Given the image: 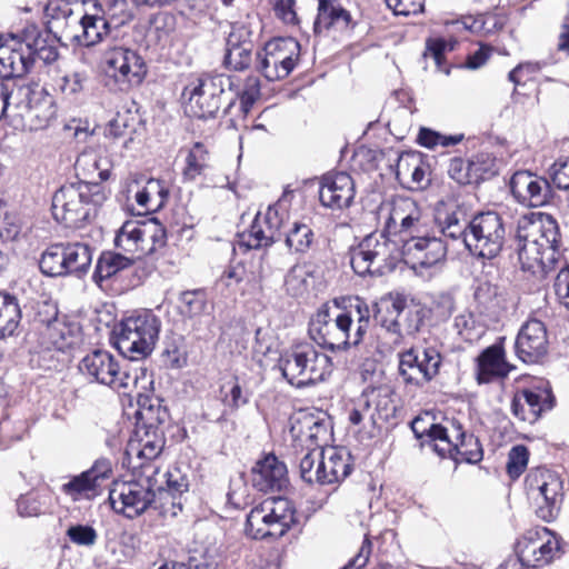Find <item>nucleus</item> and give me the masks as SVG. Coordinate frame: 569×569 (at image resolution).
Wrapping results in <instances>:
<instances>
[{
    "instance_id": "f257e3e1",
    "label": "nucleus",
    "mask_w": 569,
    "mask_h": 569,
    "mask_svg": "<svg viewBox=\"0 0 569 569\" xmlns=\"http://www.w3.org/2000/svg\"><path fill=\"white\" fill-rule=\"evenodd\" d=\"M370 317L368 303L359 297L350 300L336 315L327 305H322L309 321V333L315 341L332 351L347 350L362 341Z\"/></svg>"
},
{
    "instance_id": "f03ea898",
    "label": "nucleus",
    "mask_w": 569,
    "mask_h": 569,
    "mask_svg": "<svg viewBox=\"0 0 569 569\" xmlns=\"http://www.w3.org/2000/svg\"><path fill=\"white\" fill-rule=\"evenodd\" d=\"M559 229L549 214L532 213L518 220V256L523 268L542 270L551 268L558 260Z\"/></svg>"
},
{
    "instance_id": "7ed1b4c3",
    "label": "nucleus",
    "mask_w": 569,
    "mask_h": 569,
    "mask_svg": "<svg viewBox=\"0 0 569 569\" xmlns=\"http://www.w3.org/2000/svg\"><path fill=\"white\" fill-rule=\"evenodd\" d=\"M107 197L106 188L101 184H64L52 197V214L66 227L79 228L96 214Z\"/></svg>"
},
{
    "instance_id": "20e7f679",
    "label": "nucleus",
    "mask_w": 569,
    "mask_h": 569,
    "mask_svg": "<svg viewBox=\"0 0 569 569\" xmlns=\"http://www.w3.org/2000/svg\"><path fill=\"white\" fill-rule=\"evenodd\" d=\"M278 368L288 383L305 388L326 380L332 371V362L313 345L301 343L280 356Z\"/></svg>"
},
{
    "instance_id": "39448f33",
    "label": "nucleus",
    "mask_w": 569,
    "mask_h": 569,
    "mask_svg": "<svg viewBox=\"0 0 569 569\" xmlns=\"http://www.w3.org/2000/svg\"><path fill=\"white\" fill-rule=\"evenodd\" d=\"M161 322L151 310H140L123 318L116 329V347L121 355L140 360L154 349Z\"/></svg>"
},
{
    "instance_id": "423d86ee",
    "label": "nucleus",
    "mask_w": 569,
    "mask_h": 569,
    "mask_svg": "<svg viewBox=\"0 0 569 569\" xmlns=\"http://www.w3.org/2000/svg\"><path fill=\"white\" fill-rule=\"evenodd\" d=\"M233 86V78L224 74H202L192 78L182 91L186 113L199 119L216 117L226 89L232 90Z\"/></svg>"
},
{
    "instance_id": "0eeeda50",
    "label": "nucleus",
    "mask_w": 569,
    "mask_h": 569,
    "mask_svg": "<svg viewBox=\"0 0 569 569\" xmlns=\"http://www.w3.org/2000/svg\"><path fill=\"white\" fill-rule=\"evenodd\" d=\"M398 258L397 243L385 232H372L350 249V264L360 277H380L393 269Z\"/></svg>"
},
{
    "instance_id": "6e6552de",
    "label": "nucleus",
    "mask_w": 569,
    "mask_h": 569,
    "mask_svg": "<svg viewBox=\"0 0 569 569\" xmlns=\"http://www.w3.org/2000/svg\"><path fill=\"white\" fill-rule=\"evenodd\" d=\"M296 522V509L282 497L268 498L250 510L246 533L253 539L280 538Z\"/></svg>"
},
{
    "instance_id": "1a4fd4ad",
    "label": "nucleus",
    "mask_w": 569,
    "mask_h": 569,
    "mask_svg": "<svg viewBox=\"0 0 569 569\" xmlns=\"http://www.w3.org/2000/svg\"><path fill=\"white\" fill-rule=\"evenodd\" d=\"M106 83L111 90L128 91L142 82L147 73L143 59L132 49L109 43L101 56Z\"/></svg>"
},
{
    "instance_id": "9d476101",
    "label": "nucleus",
    "mask_w": 569,
    "mask_h": 569,
    "mask_svg": "<svg viewBox=\"0 0 569 569\" xmlns=\"http://www.w3.org/2000/svg\"><path fill=\"white\" fill-rule=\"evenodd\" d=\"M378 220L389 234L426 233L432 231L431 216L425 212L415 200L408 197H393L378 208Z\"/></svg>"
},
{
    "instance_id": "9b49d317",
    "label": "nucleus",
    "mask_w": 569,
    "mask_h": 569,
    "mask_svg": "<svg viewBox=\"0 0 569 569\" xmlns=\"http://www.w3.org/2000/svg\"><path fill=\"white\" fill-rule=\"evenodd\" d=\"M167 243L164 227L154 218L128 220L117 231L114 246L136 261L154 253Z\"/></svg>"
},
{
    "instance_id": "f8f14e48",
    "label": "nucleus",
    "mask_w": 569,
    "mask_h": 569,
    "mask_svg": "<svg viewBox=\"0 0 569 569\" xmlns=\"http://www.w3.org/2000/svg\"><path fill=\"white\" fill-rule=\"evenodd\" d=\"M139 467L144 469L141 478L131 481H114L109 491L112 509L127 518L140 516L156 502L154 487L161 485L157 477L149 475L147 466L140 463Z\"/></svg>"
},
{
    "instance_id": "ddd939ff",
    "label": "nucleus",
    "mask_w": 569,
    "mask_h": 569,
    "mask_svg": "<svg viewBox=\"0 0 569 569\" xmlns=\"http://www.w3.org/2000/svg\"><path fill=\"white\" fill-rule=\"evenodd\" d=\"M506 228L501 216L495 211L476 214L468 223L465 246L471 254L493 259L502 250Z\"/></svg>"
},
{
    "instance_id": "4468645a",
    "label": "nucleus",
    "mask_w": 569,
    "mask_h": 569,
    "mask_svg": "<svg viewBox=\"0 0 569 569\" xmlns=\"http://www.w3.org/2000/svg\"><path fill=\"white\" fill-rule=\"evenodd\" d=\"M300 58V43L293 38L268 41L257 54V69L269 81L287 78Z\"/></svg>"
},
{
    "instance_id": "2eb2a0df",
    "label": "nucleus",
    "mask_w": 569,
    "mask_h": 569,
    "mask_svg": "<svg viewBox=\"0 0 569 569\" xmlns=\"http://www.w3.org/2000/svg\"><path fill=\"white\" fill-rule=\"evenodd\" d=\"M432 231L416 233L403 240L399 256L412 270L422 272L428 269H439L446 262L447 246Z\"/></svg>"
},
{
    "instance_id": "dca6fc26",
    "label": "nucleus",
    "mask_w": 569,
    "mask_h": 569,
    "mask_svg": "<svg viewBox=\"0 0 569 569\" xmlns=\"http://www.w3.org/2000/svg\"><path fill=\"white\" fill-rule=\"evenodd\" d=\"M398 372L406 385L423 387L438 373L442 362L435 348H409L398 355Z\"/></svg>"
},
{
    "instance_id": "f3484780",
    "label": "nucleus",
    "mask_w": 569,
    "mask_h": 569,
    "mask_svg": "<svg viewBox=\"0 0 569 569\" xmlns=\"http://www.w3.org/2000/svg\"><path fill=\"white\" fill-rule=\"evenodd\" d=\"M79 370L89 381L118 391L128 389L137 380V377L121 371L117 359L106 350H94L87 355L80 361Z\"/></svg>"
},
{
    "instance_id": "a211bd4d",
    "label": "nucleus",
    "mask_w": 569,
    "mask_h": 569,
    "mask_svg": "<svg viewBox=\"0 0 569 569\" xmlns=\"http://www.w3.org/2000/svg\"><path fill=\"white\" fill-rule=\"evenodd\" d=\"M288 218L282 202L269 206L264 213H257L249 230L239 234V244L247 249H260L271 246L280 239L281 228Z\"/></svg>"
},
{
    "instance_id": "6ab92c4d",
    "label": "nucleus",
    "mask_w": 569,
    "mask_h": 569,
    "mask_svg": "<svg viewBox=\"0 0 569 569\" xmlns=\"http://www.w3.org/2000/svg\"><path fill=\"white\" fill-rule=\"evenodd\" d=\"M557 551H559V541L546 527L528 530L516 545L519 561L527 568H538L549 563Z\"/></svg>"
},
{
    "instance_id": "aec40b11",
    "label": "nucleus",
    "mask_w": 569,
    "mask_h": 569,
    "mask_svg": "<svg viewBox=\"0 0 569 569\" xmlns=\"http://www.w3.org/2000/svg\"><path fill=\"white\" fill-rule=\"evenodd\" d=\"M446 437L436 445V452L441 458H450L456 462L477 463L482 459L481 445L472 433H467L461 423L451 420Z\"/></svg>"
},
{
    "instance_id": "412c9836",
    "label": "nucleus",
    "mask_w": 569,
    "mask_h": 569,
    "mask_svg": "<svg viewBox=\"0 0 569 569\" xmlns=\"http://www.w3.org/2000/svg\"><path fill=\"white\" fill-rule=\"evenodd\" d=\"M147 470L150 476L157 477L161 481L159 487H154V492L161 501L158 507L160 512L163 516H177L178 511L182 509L180 497L189 489L188 477L177 467L160 472L153 465H147Z\"/></svg>"
},
{
    "instance_id": "4be33fe9",
    "label": "nucleus",
    "mask_w": 569,
    "mask_h": 569,
    "mask_svg": "<svg viewBox=\"0 0 569 569\" xmlns=\"http://www.w3.org/2000/svg\"><path fill=\"white\" fill-rule=\"evenodd\" d=\"M528 481L530 495L538 503V517L545 521H551L560 509V480L549 471H540L530 477Z\"/></svg>"
},
{
    "instance_id": "5701e85b",
    "label": "nucleus",
    "mask_w": 569,
    "mask_h": 569,
    "mask_svg": "<svg viewBox=\"0 0 569 569\" xmlns=\"http://www.w3.org/2000/svg\"><path fill=\"white\" fill-rule=\"evenodd\" d=\"M112 463L107 458L97 459L93 466L63 483L62 491L77 501L93 499L100 493L102 482L111 477Z\"/></svg>"
},
{
    "instance_id": "b1692460",
    "label": "nucleus",
    "mask_w": 569,
    "mask_h": 569,
    "mask_svg": "<svg viewBox=\"0 0 569 569\" xmlns=\"http://www.w3.org/2000/svg\"><path fill=\"white\" fill-rule=\"evenodd\" d=\"M510 190L519 203L531 208L546 206L552 194L549 181L528 170H520L512 174Z\"/></svg>"
},
{
    "instance_id": "393cba45",
    "label": "nucleus",
    "mask_w": 569,
    "mask_h": 569,
    "mask_svg": "<svg viewBox=\"0 0 569 569\" xmlns=\"http://www.w3.org/2000/svg\"><path fill=\"white\" fill-rule=\"evenodd\" d=\"M548 333L545 323L538 319L526 321L516 339V352L527 363H536L548 352Z\"/></svg>"
},
{
    "instance_id": "a878e982",
    "label": "nucleus",
    "mask_w": 569,
    "mask_h": 569,
    "mask_svg": "<svg viewBox=\"0 0 569 569\" xmlns=\"http://www.w3.org/2000/svg\"><path fill=\"white\" fill-rule=\"evenodd\" d=\"M355 198V183L346 172L327 173L322 177L319 199L323 207L341 210L351 204Z\"/></svg>"
},
{
    "instance_id": "bb28decb",
    "label": "nucleus",
    "mask_w": 569,
    "mask_h": 569,
    "mask_svg": "<svg viewBox=\"0 0 569 569\" xmlns=\"http://www.w3.org/2000/svg\"><path fill=\"white\" fill-rule=\"evenodd\" d=\"M30 70L27 41L16 36H0V77H22Z\"/></svg>"
},
{
    "instance_id": "cd10ccee",
    "label": "nucleus",
    "mask_w": 569,
    "mask_h": 569,
    "mask_svg": "<svg viewBox=\"0 0 569 569\" xmlns=\"http://www.w3.org/2000/svg\"><path fill=\"white\" fill-rule=\"evenodd\" d=\"M287 466L273 453L259 459L251 470V481L259 491H279L288 485Z\"/></svg>"
},
{
    "instance_id": "c85d7f7f",
    "label": "nucleus",
    "mask_w": 569,
    "mask_h": 569,
    "mask_svg": "<svg viewBox=\"0 0 569 569\" xmlns=\"http://www.w3.org/2000/svg\"><path fill=\"white\" fill-rule=\"evenodd\" d=\"M74 169L81 179L78 183L100 184L109 179L112 162L103 149L88 148L78 156Z\"/></svg>"
},
{
    "instance_id": "c756f323",
    "label": "nucleus",
    "mask_w": 569,
    "mask_h": 569,
    "mask_svg": "<svg viewBox=\"0 0 569 569\" xmlns=\"http://www.w3.org/2000/svg\"><path fill=\"white\" fill-rule=\"evenodd\" d=\"M381 306L390 316L396 315L402 336L417 333L423 323V310L408 302L407 296L400 292H389L381 298Z\"/></svg>"
},
{
    "instance_id": "7c9ffc66",
    "label": "nucleus",
    "mask_w": 569,
    "mask_h": 569,
    "mask_svg": "<svg viewBox=\"0 0 569 569\" xmlns=\"http://www.w3.org/2000/svg\"><path fill=\"white\" fill-rule=\"evenodd\" d=\"M523 405H527L525 421L533 423L543 411L550 410L553 406L551 391L545 387H533L518 391L511 401L513 415L522 413Z\"/></svg>"
},
{
    "instance_id": "2f4dec72",
    "label": "nucleus",
    "mask_w": 569,
    "mask_h": 569,
    "mask_svg": "<svg viewBox=\"0 0 569 569\" xmlns=\"http://www.w3.org/2000/svg\"><path fill=\"white\" fill-rule=\"evenodd\" d=\"M512 368L506 360L503 348L492 345L477 358V380L479 383H489L496 379H503Z\"/></svg>"
},
{
    "instance_id": "473e14b6",
    "label": "nucleus",
    "mask_w": 569,
    "mask_h": 569,
    "mask_svg": "<svg viewBox=\"0 0 569 569\" xmlns=\"http://www.w3.org/2000/svg\"><path fill=\"white\" fill-rule=\"evenodd\" d=\"M319 466L321 485H332L343 480L351 471V456L345 448L327 447L321 449Z\"/></svg>"
},
{
    "instance_id": "72a5a7b5",
    "label": "nucleus",
    "mask_w": 569,
    "mask_h": 569,
    "mask_svg": "<svg viewBox=\"0 0 569 569\" xmlns=\"http://www.w3.org/2000/svg\"><path fill=\"white\" fill-rule=\"evenodd\" d=\"M56 118L53 99L48 94L32 93L23 114V127L29 131L47 129Z\"/></svg>"
},
{
    "instance_id": "f704fd0d",
    "label": "nucleus",
    "mask_w": 569,
    "mask_h": 569,
    "mask_svg": "<svg viewBox=\"0 0 569 569\" xmlns=\"http://www.w3.org/2000/svg\"><path fill=\"white\" fill-rule=\"evenodd\" d=\"M56 89L69 101L81 100L90 88L91 77L84 68L68 70L54 80Z\"/></svg>"
},
{
    "instance_id": "c9c22d12",
    "label": "nucleus",
    "mask_w": 569,
    "mask_h": 569,
    "mask_svg": "<svg viewBox=\"0 0 569 569\" xmlns=\"http://www.w3.org/2000/svg\"><path fill=\"white\" fill-rule=\"evenodd\" d=\"M462 216L460 210H449L445 206H439L431 217L432 227L436 226L445 237L452 240L461 239L465 243L468 224L461 219Z\"/></svg>"
},
{
    "instance_id": "e433bc0d",
    "label": "nucleus",
    "mask_w": 569,
    "mask_h": 569,
    "mask_svg": "<svg viewBox=\"0 0 569 569\" xmlns=\"http://www.w3.org/2000/svg\"><path fill=\"white\" fill-rule=\"evenodd\" d=\"M80 32L73 36L79 43L90 47L106 39H113V34L103 17L84 14L79 21Z\"/></svg>"
},
{
    "instance_id": "4c0bfd02",
    "label": "nucleus",
    "mask_w": 569,
    "mask_h": 569,
    "mask_svg": "<svg viewBox=\"0 0 569 569\" xmlns=\"http://www.w3.org/2000/svg\"><path fill=\"white\" fill-rule=\"evenodd\" d=\"M397 177L410 178L411 189H423L429 184L428 167L420 154L407 153L401 156L397 166Z\"/></svg>"
},
{
    "instance_id": "58836bf2",
    "label": "nucleus",
    "mask_w": 569,
    "mask_h": 569,
    "mask_svg": "<svg viewBox=\"0 0 569 569\" xmlns=\"http://www.w3.org/2000/svg\"><path fill=\"white\" fill-rule=\"evenodd\" d=\"M137 439H130L127 447L129 457H137L151 461L156 459L163 449L164 440L161 435L154 431H144L143 436L137 432Z\"/></svg>"
},
{
    "instance_id": "ea45409f",
    "label": "nucleus",
    "mask_w": 569,
    "mask_h": 569,
    "mask_svg": "<svg viewBox=\"0 0 569 569\" xmlns=\"http://www.w3.org/2000/svg\"><path fill=\"white\" fill-rule=\"evenodd\" d=\"M376 320L380 329L383 331L387 341L380 342L378 348L380 352H389L400 346L403 341V336L400 330V325L396 315L390 316L386 311V307L381 306V301L376 303Z\"/></svg>"
},
{
    "instance_id": "a19ab883",
    "label": "nucleus",
    "mask_w": 569,
    "mask_h": 569,
    "mask_svg": "<svg viewBox=\"0 0 569 569\" xmlns=\"http://www.w3.org/2000/svg\"><path fill=\"white\" fill-rule=\"evenodd\" d=\"M447 427L449 421L446 425L436 423L435 418L428 412L416 417L411 422V430L416 438L422 439L423 443L430 446L435 452L436 445L440 443L447 435Z\"/></svg>"
},
{
    "instance_id": "79ce46f5",
    "label": "nucleus",
    "mask_w": 569,
    "mask_h": 569,
    "mask_svg": "<svg viewBox=\"0 0 569 569\" xmlns=\"http://www.w3.org/2000/svg\"><path fill=\"white\" fill-rule=\"evenodd\" d=\"M299 427V439L307 442L308 448L325 449L322 445L328 440L329 429L328 425L311 415H306L297 421Z\"/></svg>"
},
{
    "instance_id": "37998d69",
    "label": "nucleus",
    "mask_w": 569,
    "mask_h": 569,
    "mask_svg": "<svg viewBox=\"0 0 569 569\" xmlns=\"http://www.w3.org/2000/svg\"><path fill=\"white\" fill-rule=\"evenodd\" d=\"M351 21L350 12L343 9L337 1H333L330 4H322V7L318 8L315 30L318 32L330 28L342 30L348 28Z\"/></svg>"
},
{
    "instance_id": "c03bdc74",
    "label": "nucleus",
    "mask_w": 569,
    "mask_h": 569,
    "mask_svg": "<svg viewBox=\"0 0 569 569\" xmlns=\"http://www.w3.org/2000/svg\"><path fill=\"white\" fill-rule=\"evenodd\" d=\"M224 64L234 71L247 69L252 62V44L250 41H239L236 32L229 34L224 54Z\"/></svg>"
},
{
    "instance_id": "a18cd8bd",
    "label": "nucleus",
    "mask_w": 569,
    "mask_h": 569,
    "mask_svg": "<svg viewBox=\"0 0 569 569\" xmlns=\"http://www.w3.org/2000/svg\"><path fill=\"white\" fill-rule=\"evenodd\" d=\"M169 192L163 182L158 179H149L146 184L136 192L137 204L146 212L157 211L166 203Z\"/></svg>"
},
{
    "instance_id": "49530a36",
    "label": "nucleus",
    "mask_w": 569,
    "mask_h": 569,
    "mask_svg": "<svg viewBox=\"0 0 569 569\" xmlns=\"http://www.w3.org/2000/svg\"><path fill=\"white\" fill-rule=\"evenodd\" d=\"M136 260L128 253L106 251L98 259L93 278L97 282L106 280L130 268Z\"/></svg>"
},
{
    "instance_id": "de8ad7c7",
    "label": "nucleus",
    "mask_w": 569,
    "mask_h": 569,
    "mask_svg": "<svg viewBox=\"0 0 569 569\" xmlns=\"http://www.w3.org/2000/svg\"><path fill=\"white\" fill-rule=\"evenodd\" d=\"M66 244L67 276L76 274L81 277L87 273L92 262L91 248L81 242H69Z\"/></svg>"
},
{
    "instance_id": "09e8293b",
    "label": "nucleus",
    "mask_w": 569,
    "mask_h": 569,
    "mask_svg": "<svg viewBox=\"0 0 569 569\" xmlns=\"http://www.w3.org/2000/svg\"><path fill=\"white\" fill-rule=\"evenodd\" d=\"M78 327H71L54 318L49 320L44 328V336L56 349L63 350L77 342Z\"/></svg>"
},
{
    "instance_id": "8fccbe9b",
    "label": "nucleus",
    "mask_w": 569,
    "mask_h": 569,
    "mask_svg": "<svg viewBox=\"0 0 569 569\" xmlns=\"http://www.w3.org/2000/svg\"><path fill=\"white\" fill-rule=\"evenodd\" d=\"M66 244L54 243L41 254L39 267L43 274L50 277L67 276Z\"/></svg>"
},
{
    "instance_id": "3c124183",
    "label": "nucleus",
    "mask_w": 569,
    "mask_h": 569,
    "mask_svg": "<svg viewBox=\"0 0 569 569\" xmlns=\"http://www.w3.org/2000/svg\"><path fill=\"white\" fill-rule=\"evenodd\" d=\"M21 320V310L17 299L8 293H0V337L14 333Z\"/></svg>"
},
{
    "instance_id": "603ef678",
    "label": "nucleus",
    "mask_w": 569,
    "mask_h": 569,
    "mask_svg": "<svg viewBox=\"0 0 569 569\" xmlns=\"http://www.w3.org/2000/svg\"><path fill=\"white\" fill-rule=\"evenodd\" d=\"M136 7L139 6L133 0H110L108 2L103 18L112 32L133 20Z\"/></svg>"
},
{
    "instance_id": "864d4df0",
    "label": "nucleus",
    "mask_w": 569,
    "mask_h": 569,
    "mask_svg": "<svg viewBox=\"0 0 569 569\" xmlns=\"http://www.w3.org/2000/svg\"><path fill=\"white\" fill-rule=\"evenodd\" d=\"M209 167V151L201 142H196L186 156L183 177L187 180H194Z\"/></svg>"
},
{
    "instance_id": "5fc2aeb1",
    "label": "nucleus",
    "mask_w": 569,
    "mask_h": 569,
    "mask_svg": "<svg viewBox=\"0 0 569 569\" xmlns=\"http://www.w3.org/2000/svg\"><path fill=\"white\" fill-rule=\"evenodd\" d=\"M313 242V231L309 223L295 221L286 236V244L296 252H306Z\"/></svg>"
},
{
    "instance_id": "6e6d98bb",
    "label": "nucleus",
    "mask_w": 569,
    "mask_h": 569,
    "mask_svg": "<svg viewBox=\"0 0 569 569\" xmlns=\"http://www.w3.org/2000/svg\"><path fill=\"white\" fill-rule=\"evenodd\" d=\"M321 449L308 448L299 461V472L303 481L308 483L321 485V467L319 460L321 459Z\"/></svg>"
},
{
    "instance_id": "4d7b16f0",
    "label": "nucleus",
    "mask_w": 569,
    "mask_h": 569,
    "mask_svg": "<svg viewBox=\"0 0 569 569\" xmlns=\"http://www.w3.org/2000/svg\"><path fill=\"white\" fill-rule=\"evenodd\" d=\"M179 308L182 315L190 318L204 313L208 308L206 293L201 290L182 292Z\"/></svg>"
},
{
    "instance_id": "13d9d810",
    "label": "nucleus",
    "mask_w": 569,
    "mask_h": 569,
    "mask_svg": "<svg viewBox=\"0 0 569 569\" xmlns=\"http://www.w3.org/2000/svg\"><path fill=\"white\" fill-rule=\"evenodd\" d=\"M27 51L28 56H30V67L36 60L51 63L58 58L57 48L48 44L42 37L34 38L32 42L27 41Z\"/></svg>"
},
{
    "instance_id": "bf43d9fd",
    "label": "nucleus",
    "mask_w": 569,
    "mask_h": 569,
    "mask_svg": "<svg viewBox=\"0 0 569 569\" xmlns=\"http://www.w3.org/2000/svg\"><path fill=\"white\" fill-rule=\"evenodd\" d=\"M373 397L366 395L363 390L355 402V407L349 412L350 423L358 426L363 420L369 419L372 423H376L375 411L372 410Z\"/></svg>"
},
{
    "instance_id": "052dcab7",
    "label": "nucleus",
    "mask_w": 569,
    "mask_h": 569,
    "mask_svg": "<svg viewBox=\"0 0 569 569\" xmlns=\"http://www.w3.org/2000/svg\"><path fill=\"white\" fill-rule=\"evenodd\" d=\"M456 43L457 42L453 40L447 41L442 38H430L426 42L425 57H431L435 60L437 68L446 74H449V69H442V61L445 53L452 51Z\"/></svg>"
},
{
    "instance_id": "680f3d73",
    "label": "nucleus",
    "mask_w": 569,
    "mask_h": 569,
    "mask_svg": "<svg viewBox=\"0 0 569 569\" xmlns=\"http://www.w3.org/2000/svg\"><path fill=\"white\" fill-rule=\"evenodd\" d=\"M260 80L258 77L249 76L241 90L236 92L240 99V107L243 113H248L254 102L260 98Z\"/></svg>"
},
{
    "instance_id": "e2e57ef3",
    "label": "nucleus",
    "mask_w": 569,
    "mask_h": 569,
    "mask_svg": "<svg viewBox=\"0 0 569 569\" xmlns=\"http://www.w3.org/2000/svg\"><path fill=\"white\" fill-rule=\"evenodd\" d=\"M366 395L373 397L372 410L375 411L376 419H387L390 411L393 409L387 388L367 387Z\"/></svg>"
},
{
    "instance_id": "0e129e2a",
    "label": "nucleus",
    "mask_w": 569,
    "mask_h": 569,
    "mask_svg": "<svg viewBox=\"0 0 569 569\" xmlns=\"http://www.w3.org/2000/svg\"><path fill=\"white\" fill-rule=\"evenodd\" d=\"M529 459L528 449L525 446H515L508 455L507 472L512 479H517L527 468Z\"/></svg>"
},
{
    "instance_id": "69168bd1",
    "label": "nucleus",
    "mask_w": 569,
    "mask_h": 569,
    "mask_svg": "<svg viewBox=\"0 0 569 569\" xmlns=\"http://www.w3.org/2000/svg\"><path fill=\"white\" fill-rule=\"evenodd\" d=\"M67 536L71 542L84 547H92L98 539L96 529L87 525L71 526L67 530Z\"/></svg>"
},
{
    "instance_id": "338daca9",
    "label": "nucleus",
    "mask_w": 569,
    "mask_h": 569,
    "mask_svg": "<svg viewBox=\"0 0 569 569\" xmlns=\"http://www.w3.org/2000/svg\"><path fill=\"white\" fill-rule=\"evenodd\" d=\"M104 136L114 140L123 139V147H128V143L132 140L127 119L120 114L109 121L104 129Z\"/></svg>"
},
{
    "instance_id": "774afa93",
    "label": "nucleus",
    "mask_w": 569,
    "mask_h": 569,
    "mask_svg": "<svg viewBox=\"0 0 569 569\" xmlns=\"http://www.w3.org/2000/svg\"><path fill=\"white\" fill-rule=\"evenodd\" d=\"M246 274L243 266L237 264L231 266L223 271L220 276L217 284L228 290V292H234L239 288Z\"/></svg>"
}]
</instances>
